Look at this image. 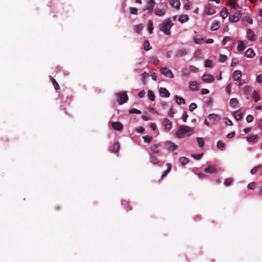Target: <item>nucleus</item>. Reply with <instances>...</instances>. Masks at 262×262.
Masks as SVG:
<instances>
[{
    "label": "nucleus",
    "instance_id": "obj_56",
    "mask_svg": "<svg viewBox=\"0 0 262 262\" xmlns=\"http://www.w3.org/2000/svg\"><path fill=\"white\" fill-rule=\"evenodd\" d=\"M233 182V180L231 178H228L226 179L224 182L225 185L227 186H229L232 184Z\"/></svg>",
    "mask_w": 262,
    "mask_h": 262
},
{
    "label": "nucleus",
    "instance_id": "obj_25",
    "mask_svg": "<svg viewBox=\"0 0 262 262\" xmlns=\"http://www.w3.org/2000/svg\"><path fill=\"white\" fill-rule=\"evenodd\" d=\"M238 101L235 98H231L229 101V105L232 108H235L238 104Z\"/></svg>",
    "mask_w": 262,
    "mask_h": 262
},
{
    "label": "nucleus",
    "instance_id": "obj_33",
    "mask_svg": "<svg viewBox=\"0 0 262 262\" xmlns=\"http://www.w3.org/2000/svg\"><path fill=\"white\" fill-rule=\"evenodd\" d=\"M196 142L200 147L202 148L204 146L205 141L203 138H196Z\"/></svg>",
    "mask_w": 262,
    "mask_h": 262
},
{
    "label": "nucleus",
    "instance_id": "obj_15",
    "mask_svg": "<svg viewBox=\"0 0 262 262\" xmlns=\"http://www.w3.org/2000/svg\"><path fill=\"white\" fill-rule=\"evenodd\" d=\"M217 171V169L215 166L212 165H209L205 168L204 171L206 173L212 174L216 172Z\"/></svg>",
    "mask_w": 262,
    "mask_h": 262
},
{
    "label": "nucleus",
    "instance_id": "obj_30",
    "mask_svg": "<svg viewBox=\"0 0 262 262\" xmlns=\"http://www.w3.org/2000/svg\"><path fill=\"white\" fill-rule=\"evenodd\" d=\"M174 99H176V102L178 104L181 105L185 103V100L182 97L175 96Z\"/></svg>",
    "mask_w": 262,
    "mask_h": 262
},
{
    "label": "nucleus",
    "instance_id": "obj_2",
    "mask_svg": "<svg viewBox=\"0 0 262 262\" xmlns=\"http://www.w3.org/2000/svg\"><path fill=\"white\" fill-rule=\"evenodd\" d=\"M173 26L172 20L170 18L165 20L160 25H159V30L163 32L166 35H169L171 34L170 29Z\"/></svg>",
    "mask_w": 262,
    "mask_h": 262
},
{
    "label": "nucleus",
    "instance_id": "obj_50",
    "mask_svg": "<svg viewBox=\"0 0 262 262\" xmlns=\"http://www.w3.org/2000/svg\"><path fill=\"white\" fill-rule=\"evenodd\" d=\"M129 114H140L141 113V112L138 109L133 108L130 109L129 111Z\"/></svg>",
    "mask_w": 262,
    "mask_h": 262
},
{
    "label": "nucleus",
    "instance_id": "obj_43",
    "mask_svg": "<svg viewBox=\"0 0 262 262\" xmlns=\"http://www.w3.org/2000/svg\"><path fill=\"white\" fill-rule=\"evenodd\" d=\"M242 21L246 22L249 24H252L253 23L252 19L249 16H245L243 18Z\"/></svg>",
    "mask_w": 262,
    "mask_h": 262
},
{
    "label": "nucleus",
    "instance_id": "obj_54",
    "mask_svg": "<svg viewBox=\"0 0 262 262\" xmlns=\"http://www.w3.org/2000/svg\"><path fill=\"white\" fill-rule=\"evenodd\" d=\"M231 40V38L230 36H225L223 39L222 43L223 45H225L228 41Z\"/></svg>",
    "mask_w": 262,
    "mask_h": 262
},
{
    "label": "nucleus",
    "instance_id": "obj_37",
    "mask_svg": "<svg viewBox=\"0 0 262 262\" xmlns=\"http://www.w3.org/2000/svg\"><path fill=\"white\" fill-rule=\"evenodd\" d=\"M179 161L181 165H185L188 162L189 160L185 157H182L179 159Z\"/></svg>",
    "mask_w": 262,
    "mask_h": 262
},
{
    "label": "nucleus",
    "instance_id": "obj_59",
    "mask_svg": "<svg viewBox=\"0 0 262 262\" xmlns=\"http://www.w3.org/2000/svg\"><path fill=\"white\" fill-rule=\"evenodd\" d=\"M174 114V112L173 110V107L171 106L168 112V115L170 117H173Z\"/></svg>",
    "mask_w": 262,
    "mask_h": 262
},
{
    "label": "nucleus",
    "instance_id": "obj_55",
    "mask_svg": "<svg viewBox=\"0 0 262 262\" xmlns=\"http://www.w3.org/2000/svg\"><path fill=\"white\" fill-rule=\"evenodd\" d=\"M254 119V117L252 115H248L246 117V121L248 123H250L253 121Z\"/></svg>",
    "mask_w": 262,
    "mask_h": 262
},
{
    "label": "nucleus",
    "instance_id": "obj_49",
    "mask_svg": "<svg viewBox=\"0 0 262 262\" xmlns=\"http://www.w3.org/2000/svg\"><path fill=\"white\" fill-rule=\"evenodd\" d=\"M205 66L208 68H212L213 67V63L211 60L207 59L205 61Z\"/></svg>",
    "mask_w": 262,
    "mask_h": 262
},
{
    "label": "nucleus",
    "instance_id": "obj_38",
    "mask_svg": "<svg viewBox=\"0 0 262 262\" xmlns=\"http://www.w3.org/2000/svg\"><path fill=\"white\" fill-rule=\"evenodd\" d=\"M143 29V26L142 24H139L135 26L134 30L138 34H140L141 32V31Z\"/></svg>",
    "mask_w": 262,
    "mask_h": 262
},
{
    "label": "nucleus",
    "instance_id": "obj_24",
    "mask_svg": "<svg viewBox=\"0 0 262 262\" xmlns=\"http://www.w3.org/2000/svg\"><path fill=\"white\" fill-rule=\"evenodd\" d=\"M189 89L192 91H196L198 89L197 82L195 81H190Z\"/></svg>",
    "mask_w": 262,
    "mask_h": 262
},
{
    "label": "nucleus",
    "instance_id": "obj_23",
    "mask_svg": "<svg viewBox=\"0 0 262 262\" xmlns=\"http://www.w3.org/2000/svg\"><path fill=\"white\" fill-rule=\"evenodd\" d=\"M155 13L158 16H162L165 15V10L164 9L156 8L155 10Z\"/></svg>",
    "mask_w": 262,
    "mask_h": 262
},
{
    "label": "nucleus",
    "instance_id": "obj_57",
    "mask_svg": "<svg viewBox=\"0 0 262 262\" xmlns=\"http://www.w3.org/2000/svg\"><path fill=\"white\" fill-rule=\"evenodd\" d=\"M129 12L132 14H137L138 13V9L136 8L131 7L129 8Z\"/></svg>",
    "mask_w": 262,
    "mask_h": 262
},
{
    "label": "nucleus",
    "instance_id": "obj_41",
    "mask_svg": "<svg viewBox=\"0 0 262 262\" xmlns=\"http://www.w3.org/2000/svg\"><path fill=\"white\" fill-rule=\"evenodd\" d=\"M147 96L149 98V99L151 101H153L155 100V95L153 93V92L150 91V90H148V92H147Z\"/></svg>",
    "mask_w": 262,
    "mask_h": 262
},
{
    "label": "nucleus",
    "instance_id": "obj_28",
    "mask_svg": "<svg viewBox=\"0 0 262 262\" xmlns=\"http://www.w3.org/2000/svg\"><path fill=\"white\" fill-rule=\"evenodd\" d=\"M149 161L154 164H157L159 163V160L158 158L152 155H149Z\"/></svg>",
    "mask_w": 262,
    "mask_h": 262
},
{
    "label": "nucleus",
    "instance_id": "obj_27",
    "mask_svg": "<svg viewBox=\"0 0 262 262\" xmlns=\"http://www.w3.org/2000/svg\"><path fill=\"white\" fill-rule=\"evenodd\" d=\"M148 63L157 64L159 62V59L154 56H150L148 58Z\"/></svg>",
    "mask_w": 262,
    "mask_h": 262
},
{
    "label": "nucleus",
    "instance_id": "obj_16",
    "mask_svg": "<svg viewBox=\"0 0 262 262\" xmlns=\"http://www.w3.org/2000/svg\"><path fill=\"white\" fill-rule=\"evenodd\" d=\"M242 75V72L239 70H235L232 74V78L234 81H237L240 79Z\"/></svg>",
    "mask_w": 262,
    "mask_h": 262
},
{
    "label": "nucleus",
    "instance_id": "obj_3",
    "mask_svg": "<svg viewBox=\"0 0 262 262\" xmlns=\"http://www.w3.org/2000/svg\"><path fill=\"white\" fill-rule=\"evenodd\" d=\"M116 99L118 103L122 105L126 102L128 99L127 93L125 91L120 92L116 94Z\"/></svg>",
    "mask_w": 262,
    "mask_h": 262
},
{
    "label": "nucleus",
    "instance_id": "obj_36",
    "mask_svg": "<svg viewBox=\"0 0 262 262\" xmlns=\"http://www.w3.org/2000/svg\"><path fill=\"white\" fill-rule=\"evenodd\" d=\"M153 29L152 21L151 20H149L147 23V30L149 34H151L152 33Z\"/></svg>",
    "mask_w": 262,
    "mask_h": 262
},
{
    "label": "nucleus",
    "instance_id": "obj_39",
    "mask_svg": "<svg viewBox=\"0 0 262 262\" xmlns=\"http://www.w3.org/2000/svg\"><path fill=\"white\" fill-rule=\"evenodd\" d=\"M182 74L183 76H187L190 74L189 69L183 68L182 70Z\"/></svg>",
    "mask_w": 262,
    "mask_h": 262
},
{
    "label": "nucleus",
    "instance_id": "obj_26",
    "mask_svg": "<svg viewBox=\"0 0 262 262\" xmlns=\"http://www.w3.org/2000/svg\"><path fill=\"white\" fill-rule=\"evenodd\" d=\"M189 20V17L186 14L181 15L179 17V21L182 24L187 22Z\"/></svg>",
    "mask_w": 262,
    "mask_h": 262
},
{
    "label": "nucleus",
    "instance_id": "obj_12",
    "mask_svg": "<svg viewBox=\"0 0 262 262\" xmlns=\"http://www.w3.org/2000/svg\"><path fill=\"white\" fill-rule=\"evenodd\" d=\"M159 94L161 97L165 98H168L170 95L169 92L165 88L159 89Z\"/></svg>",
    "mask_w": 262,
    "mask_h": 262
},
{
    "label": "nucleus",
    "instance_id": "obj_31",
    "mask_svg": "<svg viewBox=\"0 0 262 262\" xmlns=\"http://www.w3.org/2000/svg\"><path fill=\"white\" fill-rule=\"evenodd\" d=\"M228 15V10L226 8H223L220 12V15L223 18H225Z\"/></svg>",
    "mask_w": 262,
    "mask_h": 262
},
{
    "label": "nucleus",
    "instance_id": "obj_19",
    "mask_svg": "<svg viewBox=\"0 0 262 262\" xmlns=\"http://www.w3.org/2000/svg\"><path fill=\"white\" fill-rule=\"evenodd\" d=\"M255 55L254 50L252 48L248 49L245 52V55L247 58H253Z\"/></svg>",
    "mask_w": 262,
    "mask_h": 262
},
{
    "label": "nucleus",
    "instance_id": "obj_32",
    "mask_svg": "<svg viewBox=\"0 0 262 262\" xmlns=\"http://www.w3.org/2000/svg\"><path fill=\"white\" fill-rule=\"evenodd\" d=\"M237 43V50L239 52L243 51L245 49V46L243 41L239 40L238 41Z\"/></svg>",
    "mask_w": 262,
    "mask_h": 262
},
{
    "label": "nucleus",
    "instance_id": "obj_6",
    "mask_svg": "<svg viewBox=\"0 0 262 262\" xmlns=\"http://www.w3.org/2000/svg\"><path fill=\"white\" fill-rule=\"evenodd\" d=\"M165 148L170 151H173L178 148V146L174 142L170 141H166L164 143Z\"/></svg>",
    "mask_w": 262,
    "mask_h": 262
},
{
    "label": "nucleus",
    "instance_id": "obj_13",
    "mask_svg": "<svg viewBox=\"0 0 262 262\" xmlns=\"http://www.w3.org/2000/svg\"><path fill=\"white\" fill-rule=\"evenodd\" d=\"M155 4L156 3L154 0H149L147 2L146 10L148 12V13L152 12Z\"/></svg>",
    "mask_w": 262,
    "mask_h": 262
},
{
    "label": "nucleus",
    "instance_id": "obj_11",
    "mask_svg": "<svg viewBox=\"0 0 262 262\" xmlns=\"http://www.w3.org/2000/svg\"><path fill=\"white\" fill-rule=\"evenodd\" d=\"M188 52V50L185 48H182L177 50L175 52L174 57L175 58H179L185 56Z\"/></svg>",
    "mask_w": 262,
    "mask_h": 262
},
{
    "label": "nucleus",
    "instance_id": "obj_61",
    "mask_svg": "<svg viewBox=\"0 0 262 262\" xmlns=\"http://www.w3.org/2000/svg\"><path fill=\"white\" fill-rule=\"evenodd\" d=\"M238 63H239V61H238V59H233L232 61H231V67H234L236 64H237Z\"/></svg>",
    "mask_w": 262,
    "mask_h": 262
},
{
    "label": "nucleus",
    "instance_id": "obj_64",
    "mask_svg": "<svg viewBox=\"0 0 262 262\" xmlns=\"http://www.w3.org/2000/svg\"><path fill=\"white\" fill-rule=\"evenodd\" d=\"M217 146L219 148H222L224 147V143L221 141H219L217 143Z\"/></svg>",
    "mask_w": 262,
    "mask_h": 262
},
{
    "label": "nucleus",
    "instance_id": "obj_17",
    "mask_svg": "<svg viewBox=\"0 0 262 262\" xmlns=\"http://www.w3.org/2000/svg\"><path fill=\"white\" fill-rule=\"evenodd\" d=\"M112 127L116 130L120 131L123 129L122 124L119 122H112Z\"/></svg>",
    "mask_w": 262,
    "mask_h": 262
},
{
    "label": "nucleus",
    "instance_id": "obj_4",
    "mask_svg": "<svg viewBox=\"0 0 262 262\" xmlns=\"http://www.w3.org/2000/svg\"><path fill=\"white\" fill-rule=\"evenodd\" d=\"M242 17V13L241 11H236L229 16V21L231 23H235L238 21Z\"/></svg>",
    "mask_w": 262,
    "mask_h": 262
},
{
    "label": "nucleus",
    "instance_id": "obj_18",
    "mask_svg": "<svg viewBox=\"0 0 262 262\" xmlns=\"http://www.w3.org/2000/svg\"><path fill=\"white\" fill-rule=\"evenodd\" d=\"M238 0H229L228 4L232 8H242V7L237 4Z\"/></svg>",
    "mask_w": 262,
    "mask_h": 262
},
{
    "label": "nucleus",
    "instance_id": "obj_34",
    "mask_svg": "<svg viewBox=\"0 0 262 262\" xmlns=\"http://www.w3.org/2000/svg\"><path fill=\"white\" fill-rule=\"evenodd\" d=\"M208 118L213 121H215L216 120H219L220 119V117L219 115L216 114H210L208 115Z\"/></svg>",
    "mask_w": 262,
    "mask_h": 262
},
{
    "label": "nucleus",
    "instance_id": "obj_63",
    "mask_svg": "<svg viewBox=\"0 0 262 262\" xmlns=\"http://www.w3.org/2000/svg\"><path fill=\"white\" fill-rule=\"evenodd\" d=\"M256 81L259 83H262V75L261 74H259L257 76Z\"/></svg>",
    "mask_w": 262,
    "mask_h": 262
},
{
    "label": "nucleus",
    "instance_id": "obj_46",
    "mask_svg": "<svg viewBox=\"0 0 262 262\" xmlns=\"http://www.w3.org/2000/svg\"><path fill=\"white\" fill-rule=\"evenodd\" d=\"M51 80L52 82V84L53 85H54V88L56 90H58L59 89V84H58V83L56 82V81L55 80V79L53 78H51Z\"/></svg>",
    "mask_w": 262,
    "mask_h": 262
},
{
    "label": "nucleus",
    "instance_id": "obj_7",
    "mask_svg": "<svg viewBox=\"0 0 262 262\" xmlns=\"http://www.w3.org/2000/svg\"><path fill=\"white\" fill-rule=\"evenodd\" d=\"M161 146L160 143L152 145L149 147V150L152 154H159Z\"/></svg>",
    "mask_w": 262,
    "mask_h": 262
},
{
    "label": "nucleus",
    "instance_id": "obj_10",
    "mask_svg": "<svg viewBox=\"0 0 262 262\" xmlns=\"http://www.w3.org/2000/svg\"><path fill=\"white\" fill-rule=\"evenodd\" d=\"M202 80L206 83H211L214 80V77L211 74H204L202 76Z\"/></svg>",
    "mask_w": 262,
    "mask_h": 262
},
{
    "label": "nucleus",
    "instance_id": "obj_22",
    "mask_svg": "<svg viewBox=\"0 0 262 262\" xmlns=\"http://www.w3.org/2000/svg\"><path fill=\"white\" fill-rule=\"evenodd\" d=\"M233 117L236 120H239L242 119L243 114L240 110L235 111L233 113Z\"/></svg>",
    "mask_w": 262,
    "mask_h": 262
},
{
    "label": "nucleus",
    "instance_id": "obj_51",
    "mask_svg": "<svg viewBox=\"0 0 262 262\" xmlns=\"http://www.w3.org/2000/svg\"><path fill=\"white\" fill-rule=\"evenodd\" d=\"M227 56L223 54H220L219 56V60L220 62H223L227 60Z\"/></svg>",
    "mask_w": 262,
    "mask_h": 262
},
{
    "label": "nucleus",
    "instance_id": "obj_53",
    "mask_svg": "<svg viewBox=\"0 0 262 262\" xmlns=\"http://www.w3.org/2000/svg\"><path fill=\"white\" fill-rule=\"evenodd\" d=\"M197 107V105L195 103H191L189 106L190 111L192 112Z\"/></svg>",
    "mask_w": 262,
    "mask_h": 262
},
{
    "label": "nucleus",
    "instance_id": "obj_1",
    "mask_svg": "<svg viewBox=\"0 0 262 262\" xmlns=\"http://www.w3.org/2000/svg\"><path fill=\"white\" fill-rule=\"evenodd\" d=\"M193 133V129L186 125H181L176 133V135L178 138H182L185 135L190 136Z\"/></svg>",
    "mask_w": 262,
    "mask_h": 262
},
{
    "label": "nucleus",
    "instance_id": "obj_21",
    "mask_svg": "<svg viewBox=\"0 0 262 262\" xmlns=\"http://www.w3.org/2000/svg\"><path fill=\"white\" fill-rule=\"evenodd\" d=\"M205 13L208 15H212L215 13L214 9L212 8L210 5L206 6L205 9Z\"/></svg>",
    "mask_w": 262,
    "mask_h": 262
},
{
    "label": "nucleus",
    "instance_id": "obj_29",
    "mask_svg": "<svg viewBox=\"0 0 262 262\" xmlns=\"http://www.w3.org/2000/svg\"><path fill=\"white\" fill-rule=\"evenodd\" d=\"M259 138L258 135H251L247 138V141L250 142H255Z\"/></svg>",
    "mask_w": 262,
    "mask_h": 262
},
{
    "label": "nucleus",
    "instance_id": "obj_45",
    "mask_svg": "<svg viewBox=\"0 0 262 262\" xmlns=\"http://www.w3.org/2000/svg\"><path fill=\"white\" fill-rule=\"evenodd\" d=\"M243 90L245 95H248L251 91V88L248 85H246L243 88Z\"/></svg>",
    "mask_w": 262,
    "mask_h": 262
},
{
    "label": "nucleus",
    "instance_id": "obj_20",
    "mask_svg": "<svg viewBox=\"0 0 262 262\" xmlns=\"http://www.w3.org/2000/svg\"><path fill=\"white\" fill-rule=\"evenodd\" d=\"M252 97L255 102H257L260 100V94L256 90H254L252 94Z\"/></svg>",
    "mask_w": 262,
    "mask_h": 262
},
{
    "label": "nucleus",
    "instance_id": "obj_60",
    "mask_svg": "<svg viewBox=\"0 0 262 262\" xmlns=\"http://www.w3.org/2000/svg\"><path fill=\"white\" fill-rule=\"evenodd\" d=\"M188 117V115L186 112H184L182 115V119L184 122H186L187 121V118Z\"/></svg>",
    "mask_w": 262,
    "mask_h": 262
},
{
    "label": "nucleus",
    "instance_id": "obj_14",
    "mask_svg": "<svg viewBox=\"0 0 262 262\" xmlns=\"http://www.w3.org/2000/svg\"><path fill=\"white\" fill-rule=\"evenodd\" d=\"M169 4L175 9L177 10L180 9L181 3L179 0H169Z\"/></svg>",
    "mask_w": 262,
    "mask_h": 262
},
{
    "label": "nucleus",
    "instance_id": "obj_44",
    "mask_svg": "<svg viewBox=\"0 0 262 262\" xmlns=\"http://www.w3.org/2000/svg\"><path fill=\"white\" fill-rule=\"evenodd\" d=\"M151 47L150 45L149 42L148 40H146L144 44V49L145 51H148L151 49Z\"/></svg>",
    "mask_w": 262,
    "mask_h": 262
},
{
    "label": "nucleus",
    "instance_id": "obj_5",
    "mask_svg": "<svg viewBox=\"0 0 262 262\" xmlns=\"http://www.w3.org/2000/svg\"><path fill=\"white\" fill-rule=\"evenodd\" d=\"M160 71L162 75L166 77H169L170 78H173L174 77V75L171 70L166 67L162 68Z\"/></svg>",
    "mask_w": 262,
    "mask_h": 262
},
{
    "label": "nucleus",
    "instance_id": "obj_40",
    "mask_svg": "<svg viewBox=\"0 0 262 262\" xmlns=\"http://www.w3.org/2000/svg\"><path fill=\"white\" fill-rule=\"evenodd\" d=\"M193 41L197 44H201L203 43L204 39L202 38L194 36L193 38Z\"/></svg>",
    "mask_w": 262,
    "mask_h": 262
},
{
    "label": "nucleus",
    "instance_id": "obj_47",
    "mask_svg": "<svg viewBox=\"0 0 262 262\" xmlns=\"http://www.w3.org/2000/svg\"><path fill=\"white\" fill-rule=\"evenodd\" d=\"M189 69L190 73L191 72L198 73L199 72V69L194 66H192V65L190 66L189 67Z\"/></svg>",
    "mask_w": 262,
    "mask_h": 262
},
{
    "label": "nucleus",
    "instance_id": "obj_9",
    "mask_svg": "<svg viewBox=\"0 0 262 262\" xmlns=\"http://www.w3.org/2000/svg\"><path fill=\"white\" fill-rule=\"evenodd\" d=\"M172 122L168 119L165 118L163 120V124L164 127V130L169 132L172 128Z\"/></svg>",
    "mask_w": 262,
    "mask_h": 262
},
{
    "label": "nucleus",
    "instance_id": "obj_58",
    "mask_svg": "<svg viewBox=\"0 0 262 262\" xmlns=\"http://www.w3.org/2000/svg\"><path fill=\"white\" fill-rule=\"evenodd\" d=\"M260 165H257L253 168L251 170V173L253 174L257 172L258 169L260 167Z\"/></svg>",
    "mask_w": 262,
    "mask_h": 262
},
{
    "label": "nucleus",
    "instance_id": "obj_8",
    "mask_svg": "<svg viewBox=\"0 0 262 262\" xmlns=\"http://www.w3.org/2000/svg\"><path fill=\"white\" fill-rule=\"evenodd\" d=\"M246 38L250 41L255 40L256 35L254 32L252 30L248 29L246 32Z\"/></svg>",
    "mask_w": 262,
    "mask_h": 262
},
{
    "label": "nucleus",
    "instance_id": "obj_52",
    "mask_svg": "<svg viewBox=\"0 0 262 262\" xmlns=\"http://www.w3.org/2000/svg\"><path fill=\"white\" fill-rule=\"evenodd\" d=\"M203 156V154H191V156L195 160H200Z\"/></svg>",
    "mask_w": 262,
    "mask_h": 262
},
{
    "label": "nucleus",
    "instance_id": "obj_62",
    "mask_svg": "<svg viewBox=\"0 0 262 262\" xmlns=\"http://www.w3.org/2000/svg\"><path fill=\"white\" fill-rule=\"evenodd\" d=\"M235 135V133L234 132H232L229 134H228L226 136V137L228 139H231L233 138Z\"/></svg>",
    "mask_w": 262,
    "mask_h": 262
},
{
    "label": "nucleus",
    "instance_id": "obj_42",
    "mask_svg": "<svg viewBox=\"0 0 262 262\" xmlns=\"http://www.w3.org/2000/svg\"><path fill=\"white\" fill-rule=\"evenodd\" d=\"M120 145L118 142H115L113 147V151L114 152L116 153L119 151Z\"/></svg>",
    "mask_w": 262,
    "mask_h": 262
},
{
    "label": "nucleus",
    "instance_id": "obj_35",
    "mask_svg": "<svg viewBox=\"0 0 262 262\" xmlns=\"http://www.w3.org/2000/svg\"><path fill=\"white\" fill-rule=\"evenodd\" d=\"M220 28V24L218 21H214L211 26V30L212 31H216L219 29Z\"/></svg>",
    "mask_w": 262,
    "mask_h": 262
},
{
    "label": "nucleus",
    "instance_id": "obj_48",
    "mask_svg": "<svg viewBox=\"0 0 262 262\" xmlns=\"http://www.w3.org/2000/svg\"><path fill=\"white\" fill-rule=\"evenodd\" d=\"M143 138L144 139V142L147 143H149L150 142H151L152 139V137L150 136H143Z\"/></svg>",
    "mask_w": 262,
    "mask_h": 262
}]
</instances>
